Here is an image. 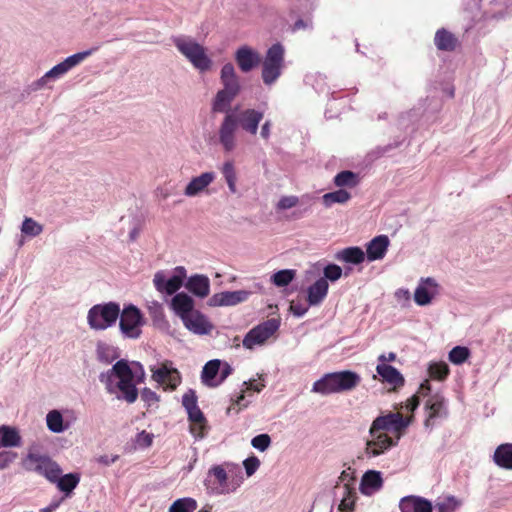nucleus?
<instances>
[{
	"instance_id": "7c9ffc66",
	"label": "nucleus",
	"mask_w": 512,
	"mask_h": 512,
	"mask_svg": "<svg viewBox=\"0 0 512 512\" xmlns=\"http://www.w3.org/2000/svg\"><path fill=\"white\" fill-rule=\"evenodd\" d=\"M221 82L224 90L238 94L240 91V84L238 77L235 73L234 66L231 63H226L221 69Z\"/></svg>"
},
{
	"instance_id": "aec40b11",
	"label": "nucleus",
	"mask_w": 512,
	"mask_h": 512,
	"mask_svg": "<svg viewBox=\"0 0 512 512\" xmlns=\"http://www.w3.org/2000/svg\"><path fill=\"white\" fill-rule=\"evenodd\" d=\"M383 486V478L380 471H366L360 481L359 490L365 496H371Z\"/></svg>"
},
{
	"instance_id": "49530a36",
	"label": "nucleus",
	"mask_w": 512,
	"mask_h": 512,
	"mask_svg": "<svg viewBox=\"0 0 512 512\" xmlns=\"http://www.w3.org/2000/svg\"><path fill=\"white\" fill-rule=\"evenodd\" d=\"M183 325L186 330L196 335H207L213 329L211 322H183Z\"/></svg>"
},
{
	"instance_id": "8fccbe9b",
	"label": "nucleus",
	"mask_w": 512,
	"mask_h": 512,
	"mask_svg": "<svg viewBox=\"0 0 512 512\" xmlns=\"http://www.w3.org/2000/svg\"><path fill=\"white\" fill-rule=\"evenodd\" d=\"M428 372L430 377L443 380L449 373V367L445 362H433L429 365Z\"/></svg>"
},
{
	"instance_id": "bb28decb",
	"label": "nucleus",
	"mask_w": 512,
	"mask_h": 512,
	"mask_svg": "<svg viewBox=\"0 0 512 512\" xmlns=\"http://www.w3.org/2000/svg\"><path fill=\"white\" fill-rule=\"evenodd\" d=\"M434 44L440 51L453 52L460 45V42L452 32L440 28L435 33Z\"/></svg>"
},
{
	"instance_id": "b1692460",
	"label": "nucleus",
	"mask_w": 512,
	"mask_h": 512,
	"mask_svg": "<svg viewBox=\"0 0 512 512\" xmlns=\"http://www.w3.org/2000/svg\"><path fill=\"white\" fill-rule=\"evenodd\" d=\"M401 512H432V504L425 498L419 496H406L400 500Z\"/></svg>"
},
{
	"instance_id": "c85d7f7f",
	"label": "nucleus",
	"mask_w": 512,
	"mask_h": 512,
	"mask_svg": "<svg viewBox=\"0 0 512 512\" xmlns=\"http://www.w3.org/2000/svg\"><path fill=\"white\" fill-rule=\"evenodd\" d=\"M22 445V437L18 428L14 426H0V446L3 448H15Z\"/></svg>"
},
{
	"instance_id": "20e7f679",
	"label": "nucleus",
	"mask_w": 512,
	"mask_h": 512,
	"mask_svg": "<svg viewBox=\"0 0 512 512\" xmlns=\"http://www.w3.org/2000/svg\"><path fill=\"white\" fill-rule=\"evenodd\" d=\"M142 320V313L135 305L129 304L120 310L119 304L109 302L94 305L88 312L87 320Z\"/></svg>"
},
{
	"instance_id": "72a5a7b5",
	"label": "nucleus",
	"mask_w": 512,
	"mask_h": 512,
	"mask_svg": "<svg viewBox=\"0 0 512 512\" xmlns=\"http://www.w3.org/2000/svg\"><path fill=\"white\" fill-rule=\"evenodd\" d=\"M80 482V475L78 473H68L65 475H58L54 483L60 491L64 492L66 496L70 495Z\"/></svg>"
},
{
	"instance_id": "338daca9",
	"label": "nucleus",
	"mask_w": 512,
	"mask_h": 512,
	"mask_svg": "<svg viewBox=\"0 0 512 512\" xmlns=\"http://www.w3.org/2000/svg\"><path fill=\"white\" fill-rule=\"evenodd\" d=\"M243 385L246 386L247 390H253L255 392H261L262 389L265 387L263 383L255 384L254 380L244 381Z\"/></svg>"
},
{
	"instance_id": "4be33fe9",
	"label": "nucleus",
	"mask_w": 512,
	"mask_h": 512,
	"mask_svg": "<svg viewBox=\"0 0 512 512\" xmlns=\"http://www.w3.org/2000/svg\"><path fill=\"white\" fill-rule=\"evenodd\" d=\"M185 287L193 295L205 298L210 293V280L206 275L195 274L187 279Z\"/></svg>"
},
{
	"instance_id": "6e6552de",
	"label": "nucleus",
	"mask_w": 512,
	"mask_h": 512,
	"mask_svg": "<svg viewBox=\"0 0 512 512\" xmlns=\"http://www.w3.org/2000/svg\"><path fill=\"white\" fill-rule=\"evenodd\" d=\"M280 322H260L252 328L243 339V346L247 349H254L277 338Z\"/></svg>"
},
{
	"instance_id": "c9c22d12",
	"label": "nucleus",
	"mask_w": 512,
	"mask_h": 512,
	"mask_svg": "<svg viewBox=\"0 0 512 512\" xmlns=\"http://www.w3.org/2000/svg\"><path fill=\"white\" fill-rule=\"evenodd\" d=\"M336 258L346 263L360 264L364 261L365 254L359 247H348L339 251Z\"/></svg>"
},
{
	"instance_id": "0e129e2a",
	"label": "nucleus",
	"mask_w": 512,
	"mask_h": 512,
	"mask_svg": "<svg viewBox=\"0 0 512 512\" xmlns=\"http://www.w3.org/2000/svg\"><path fill=\"white\" fill-rule=\"evenodd\" d=\"M119 459L118 455H101L96 458V461L99 464H102L104 466H109L113 463H115Z\"/></svg>"
},
{
	"instance_id": "774afa93",
	"label": "nucleus",
	"mask_w": 512,
	"mask_h": 512,
	"mask_svg": "<svg viewBox=\"0 0 512 512\" xmlns=\"http://www.w3.org/2000/svg\"><path fill=\"white\" fill-rule=\"evenodd\" d=\"M272 123L270 120H267L264 122V124L261 127V137L265 140H268L270 137V131H271Z\"/></svg>"
},
{
	"instance_id": "39448f33",
	"label": "nucleus",
	"mask_w": 512,
	"mask_h": 512,
	"mask_svg": "<svg viewBox=\"0 0 512 512\" xmlns=\"http://www.w3.org/2000/svg\"><path fill=\"white\" fill-rule=\"evenodd\" d=\"M23 467L28 471L36 472L50 482H55L58 475L62 474L60 466L48 455L40 454L30 447L26 457L23 459Z\"/></svg>"
},
{
	"instance_id": "4d7b16f0",
	"label": "nucleus",
	"mask_w": 512,
	"mask_h": 512,
	"mask_svg": "<svg viewBox=\"0 0 512 512\" xmlns=\"http://www.w3.org/2000/svg\"><path fill=\"white\" fill-rule=\"evenodd\" d=\"M342 275V269L336 264H329L324 268V277L326 280L337 281Z\"/></svg>"
},
{
	"instance_id": "052dcab7",
	"label": "nucleus",
	"mask_w": 512,
	"mask_h": 512,
	"mask_svg": "<svg viewBox=\"0 0 512 512\" xmlns=\"http://www.w3.org/2000/svg\"><path fill=\"white\" fill-rule=\"evenodd\" d=\"M141 399L147 403L148 406H151L159 401V396L151 389L144 388L141 392Z\"/></svg>"
},
{
	"instance_id": "5fc2aeb1",
	"label": "nucleus",
	"mask_w": 512,
	"mask_h": 512,
	"mask_svg": "<svg viewBox=\"0 0 512 512\" xmlns=\"http://www.w3.org/2000/svg\"><path fill=\"white\" fill-rule=\"evenodd\" d=\"M18 458V454L11 450L0 451V470H5Z\"/></svg>"
},
{
	"instance_id": "6ab92c4d",
	"label": "nucleus",
	"mask_w": 512,
	"mask_h": 512,
	"mask_svg": "<svg viewBox=\"0 0 512 512\" xmlns=\"http://www.w3.org/2000/svg\"><path fill=\"white\" fill-rule=\"evenodd\" d=\"M235 60L242 72H249L261 62L260 54L248 46L240 47L235 53Z\"/></svg>"
},
{
	"instance_id": "de8ad7c7",
	"label": "nucleus",
	"mask_w": 512,
	"mask_h": 512,
	"mask_svg": "<svg viewBox=\"0 0 512 512\" xmlns=\"http://www.w3.org/2000/svg\"><path fill=\"white\" fill-rule=\"evenodd\" d=\"M294 277V270L284 269L273 274L272 282L277 287H285L294 279Z\"/></svg>"
},
{
	"instance_id": "37998d69",
	"label": "nucleus",
	"mask_w": 512,
	"mask_h": 512,
	"mask_svg": "<svg viewBox=\"0 0 512 512\" xmlns=\"http://www.w3.org/2000/svg\"><path fill=\"white\" fill-rule=\"evenodd\" d=\"M21 232L23 235L36 237L43 232V226L33 218L25 217L21 226Z\"/></svg>"
},
{
	"instance_id": "2f4dec72",
	"label": "nucleus",
	"mask_w": 512,
	"mask_h": 512,
	"mask_svg": "<svg viewBox=\"0 0 512 512\" xmlns=\"http://www.w3.org/2000/svg\"><path fill=\"white\" fill-rule=\"evenodd\" d=\"M493 461L500 468L512 470V444L499 445L494 452Z\"/></svg>"
},
{
	"instance_id": "69168bd1",
	"label": "nucleus",
	"mask_w": 512,
	"mask_h": 512,
	"mask_svg": "<svg viewBox=\"0 0 512 512\" xmlns=\"http://www.w3.org/2000/svg\"><path fill=\"white\" fill-rule=\"evenodd\" d=\"M232 371L233 369L228 363L225 362L223 365L221 364L219 371L220 377L217 384L219 385L220 383H222L232 373Z\"/></svg>"
},
{
	"instance_id": "0eeeda50",
	"label": "nucleus",
	"mask_w": 512,
	"mask_h": 512,
	"mask_svg": "<svg viewBox=\"0 0 512 512\" xmlns=\"http://www.w3.org/2000/svg\"><path fill=\"white\" fill-rule=\"evenodd\" d=\"M284 67V48L280 43L273 44L262 62V80L272 85L281 75Z\"/></svg>"
},
{
	"instance_id": "9b49d317",
	"label": "nucleus",
	"mask_w": 512,
	"mask_h": 512,
	"mask_svg": "<svg viewBox=\"0 0 512 512\" xmlns=\"http://www.w3.org/2000/svg\"><path fill=\"white\" fill-rule=\"evenodd\" d=\"M186 277L187 272L185 267L177 266L174 269V275L169 279H166L163 271H158L154 275L153 284L157 291L172 295L182 287Z\"/></svg>"
},
{
	"instance_id": "58836bf2",
	"label": "nucleus",
	"mask_w": 512,
	"mask_h": 512,
	"mask_svg": "<svg viewBox=\"0 0 512 512\" xmlns=\"http://www.w3.org/2000/svg\"><path fill=\"white\" fill-rule=\"evenodd\" d=\"M358 183V175L349 170L341 171L334 177V184L337 187L353 188L356 187Z\"/></svg>"
},
{
	"instance_id": "ddd939ff",
	"label": "nucleus",
	"mask_w": 512,
	"mask_h": 512,
	"mask_svg": "<svg viewBox=\"0 0 512 512\" xmlns=\"http://www.w3.org/2000/svg\"><path fill=\"white\" fill-rule=\"evenodd\" d=\"M152 379L166 388L175 390L181 382L179 371L172 367L171 361H165L157 369L152 368Z\"/></svg>"
},
{
	"instance_id": "9d476101",
	"label": "nucleus",
	"mask_w": 512,
	"mask_h": 512,
	"mask_svg": "<svg viewBox=\"0 0 512 512\" xmlns=\"http://www.w3.org/2000/svg\"><path fill=\"white\" fill-rule=\"evenodd\" d=\"M411 418H404L400 413L390 412L384 416H378L371 424L369 434L379 431H393L400 439L402 432L409 426Z\"/></svg>"
},
{
	"instance_id": "bf43d9fd",
	"label": "nucleus",
	"mask_w": 512,
	"mask_h": 512,
	"mask_svg": "<svg viewBox=\"0 0 512 512\" xmlns=\"http://www.w3.org/2000/svg\"><path fill=\"white\" fill-rule=\"evenodd\" d=\"M299 202L297 196H283L277 203L278 210H286L295 207Z\"/></svg>"
},
{
	"instance_id": "5701e85b",
	"label": "nucleus",
	"mask_w": 512,
	"mask_h": 512,
	"mask_svg": "<svg viewBox=\"0 0 512 512\" xmlns=\"http://www.w3.org/2000/svg\"><path fill=\"white\" fill-rule=\"evenodd\" d=\"M389 238L386 235H379L373 238L366 245V254L369 261L383 259L389 246Z\"/></svg>"
},
{
	"instance_id": "cd10ccee",
	"label": "nucleus",
	"mask_w": 512,
	"mask_h": 512,
	"mask_svg": "<svg viewBox=\"0 0 512 512\" xmlns=\"http://www.w3.org/2000/svg\"><path fill=\"white\" fill-rule=\"evenodd\" d=\"M215 179L213 172H204L201 175L192 178L187 184L184 194L188 197H193L203 192Z\"/></svg>"
},
{
	"instance_id": "e2e57ef3",
	"label": "nucleus",
	"mask_w": 512,
	"mask_h": 512,
	"mask_svg": "<svg viewBox=\"0 0 512 512\" xmlns=\"http://www.w3.org/2000/svg\"><path fill=\"white\" fill-rule=\"evenodd\" d=\"M150 315L153 318V320H158L163 316V308L162 305L154 302L152 305L149 306Z\"/></svg>"
},
{
	"instance_id": "79ce46f5",
	"label": "nucleus",
	"mask_w": 512,
	"mask_h": 512,
	"mask_svg": "<svg viewBox=\"0 0 512 512\" xmlns=\"http://www.w3.org/2000/svg\"><path fill=\"white\" fill-rule=\"evenodd\" d=\"M221 172L227 182L229 190L231 191V193H235L237 175L234 163L232 161H226L221 168Z\"/></svg>"
},
{
	"instance_id": "393cba45",
	"label": "nucleus",
	"mask_w": 512,
	"mask_h": 512,
	"mask_svg": "<svg viewBox=\"0 0 512 512\" xmlns=\"http://www.w3.org/2000/svg\"><path fill=\"white\" fill-rule=\"evenodd\" d=\"M437 293V284L433 278L422 279L421 284L414 293V300L418 305H426Z\"/></svg>"
},
{
	"instance_id": "c756f323",
	"label": "nucleus",
	"mask_w": 512,
	"mask_h": 512,
	"mask_svg": "<svg viewBox=\"0 0 512 512\" xmlns=\"http://www.w3.org/2000/svg\"><path fill=\"white\" fill-rule=\"evenodd\" d=\"M376 371L382 377L383 381L393 385L394 388L404 385V377L395 367L386 363H379L376 367Z\"/></svg>"
},
{
	"instance_id": "a211bd4d",
	"label": "nucleus",
	"mask_w": 512,
	"mask_h": 512,
	"mask_svg": "<svg viewBox=\"0 0 512 512\" xmlns=\"http://www.w3.org/2000/svg\"><path fill=\"white\" fill-rule=\"evenodd\" d=\"M194 306L193 298L184 292L175 294L170 302V308L181 320H192Z\"/></svg>"
},
{
	"instance_id": "680f3d73",
	"label": "nucleus",
	"mask_w": 512,
	"mask_h": 512,
	"mask_svg": "<svg viewBox=\"0 0 512 512\" xmlns=\"http://www.w3.org/2000/svg\"><path fill=\"white\" fill-rule=\"evenodd\" d=\"M309 305H310L309 303L302 304L300 301L293 300V301H291L290 309L295 316L300 317V316L304 315V313L307 311Z\"/></svg>"
},
{
	"instance_id": "a18cd8bd",
	"label": "nucleus",
	"mask_w": 512,
	"mask_h": 512,
	"mask_svg": "<svg viewBox=\"0 0 512 512\" xmlns=\"http://www.w3.org/2000/svg\"><path fill=\"white\" fill-rule=\"evenodd\" d=\"M117 358L116 351L113 347L100 343L97 346V359L104 363L110 364Z\"/></svg>"
},
{
	"instance_id": "dca6fc26",
	"label": "nucleus",
	"mask_w": 512,
	"mask_h": 512,
	"mask_svg": "<svg viewBox=\"0 0 512 512\" xmlns=\"http://www.w3.org/2000/svg\"><path fill=\"white\" fill-rule=\"evenodd\" d=\"M371 439L366 442L365 453L369 457H377L383 454L385 451L393 446H396L398 440H394L386 433L379 431L374 434H370Z\"/></svg>"
},
{
	"instance_id": "1a4fd4ad",
	"label": "nucleus",
	"mask_w": 512,
	"mask_h": 512,
	"mask_svg": "<svg viewBox=\"0 0 512 512\" xmlns=\"http://www.w3.org/2000/svg\"><path fill=\"white\" fill-rule=\"evenodd\" d=\"M182 405L186 409L188 419L191 422L190 432L195 438L204 437L206 419L197 404V395L194 390L189 389L182 396Z\"/></svg>"
},
{
	"instance_id": "423d86ee",
	"label": "nucleus",
	"mask_w": 512,
	"mask_h": 512,
	"mask_svg": "<svg viewBox=\"0 0 512 512\" xmlns=\"http://www.w3.org/2000/svg\"><path fill=\"white\" fill-rule=\"evenodd\" d=\"M173 43L178 51L199 71L204 72L211 68L212 61L207 56L206 49L195 40L180 36L174 38Z\"/></svg>"
},
{
	"instance_id": "13d9d810",
	"label": "nucleus",
	"mask_w": 512,
	"mask_h": 512,
	"mask_svg": "<svg viewBox=\"0 0 512 512\" xmlns=\"http://www.w3.org/2000/svg\"><path fill=\"white\" fill-rule=\"evenodd\" d=\"M243 466L248 477H251L259 468L260 460L256 456H250L243 461Z\"/></svg>"
},
{
	"instance_id": "f3484780",
	"label": "nucleus",
	"mask_w": 512,
	"mask_h": 512,
	"mask_svg": "<svg viewBox=\"0 0 512 512\" xmlns=\"http://www.w3.org/2000/svg\"><path fill=\"white\" fill-rule=\"evenodd\" d=\"M250 295L251 292L247 290L224 291L212 295L207 303L211 307L235 306L247 301Z\"/></svg>"
},
{
	"instance_id": "a19ab883",
	"label": "nucleus",
	"mask_w": 512,
	"mask_h": 512,
	"mask_svg": "<svg viewBox=\"0 0 512 512\" xmlns=\"http://www.w3.org/2000/svg\"><path fill=\"white\" fill-rule=\"evenodd\" d=\"M197 509V502L190 497L179 498L169 507L168 512H194Z\"/></svg>"
},
{
	"instance_id": "2eb2a0df",
	"label": "nucleus",
	"mask_w": 512,
	"mask_h": 512,
	"mask_svg": "<svg viewBox=\"0 0 512 512\" xmlns=\"http://www.w3.org/2000/svg\"><path fill=\"white\" fill-rule=\"evenodd\" d=\"M238 122L233 114H227L219 128V141L226 152H231L236 147V131Z\"/></svg>"
},
{
	"instance_id": "ea45409f",
	"label": "nucleus",
	"mask_w": 512,
	"mask_h": 512,
	"mask_svg": "<svg viewBox=\"0 0 512 512\" xmlns=\"http://www.w3.org/2000/svg\"><path fill=\"white\" fill-rule=\"evenodd\" d=\"M351 198V194L344 189L329 192L323 195L322 201L326 207H331L335 203L344 204Z\"/></svg>"
},
{
	"instance_id": "4c0bfd02",
	"label": "nucleus",
	"mask_w": 512,
	"mask_h": 512,
	"mask_svg": "<svg viewBox=\"0 0 512 512\" xmlns=\"http://www.w3.org/2000/svg\"><path fill=\"white\" fill-rule=\"evenodd\" d=\"M46 424L53 433H62L67 429L64 425L63 416L58 410H51L46 415Z\"/></svg>"
},
{
	"instance_id": "4468645a",
	"label": "nucleus",
	"mask_w": 512,
	"mask_h": 512,
	"mask_svg": "<svg viewBox=\"0 0 512 512\" xmlns=\"http://www.w3.org/2000/svg\"><path fill=\"white\" fill-rule=\"evenodd\" d=\"M97 48H92L87 51L79 52L67 57L63 62L55 65L52 69H50L42 78L41 82L45 83L47 79L50 78H59L65 73H67L71 68L78 65L88 56H90Z\"/></svg>"
},
{
	"instance_id": "09e8293b",
	"label": "nucleus",
	"mask_w": 512,
	"mask_h": 512,
	"mask_svg": "<svg viewBox=\"0 0 512 512\" xmlns=\"http://www.w3.org/2000/svg\"><path fill=\"white\" fill-rule=\"evenodd\" d=\"M429 393H430V384H429L428 380H425L420 385L417 394L412 396L407 401V405H406L407 409H409L410 411L416 410L418 408L419 404H420V397H419V395L427 396V395H429Z\"/></svg>"
},
{
	"instance_id": "412c9836",
	"label": "nucleus",
	"mask_w": 512,
	"mask_h": 512,
	"mask_svg": "<svg viewBox=\"0 0 512 512\" xmlns=\"http://www.w3.org/2000/svg\"><path fill=\"white\" fill-rule=\"evenodd\" d=\"M335 497L340 496V502L337 507V512H353L355 502L357 499L356 489H351L347 485H336L334 488Z\"/></svg>"
},
{
	"instance_id": "f257e3e1",
	"label": "nucleus",
	"mask_w": 512,
	"mask_h": 512,
	"mask_svg": "<svg viewBox=\"0 0 512 512\" xmlns=\"http://www.w3.org/2000/svg\"><path fill=\"white\" fill-rule=\"evenodd\" d=\"M243 481L241 468L237 464L224 462L210 467L204 479V486L208 494L221 496L235 492Z\"/></svg>"
},
{
	"instance_id": "f03ea898",
	"label": "nucleus",
	"mask_w": 512,
	"mask_h": 512,
	"mask_svg": "<svg viewBox=\"0 0 512 512\" xmlns=\"http://www.w3.org/2000/svg\"><path fill=\"white\" fill-rule=\"evenodd\" d=\"M360 382V375L350 370L327 373L314 382L312 392L321 395L342 393L353 390Z\"/></svg>"
},
{
	"instance_id": "e433bc0d",
	"label": "nucleus",
	"mask_w": 512,
	"mask_h": 512,
	"mask_svg": "<svg viewBox=\"0 0 512 512\" xmlns=\"http://www.w3.org/2000/svg\"><path fill=\"white\" fill-rule=\"evenodd\" d=\"M236 96L237 94L224 89L218 91L212 105L213 112H226Z\"/></svg>"
},
{
	"instance_id": "3c124183",
	"label": "nucleus",
	"mask_w": 512,
	"mask_h": 512,
	"mask_svg": "<svg viewBox=\"0 0 512 512\" xmlns=\"http://www.w3.org/2000/svg\"><path fill=\"white\" fill-rule=\"evenodd\" d=\"M469 356L470 351L464 346H456L449 352V360L456 365L464 363Z\"/></svg>"
},
{
	"instance_id": "c03bdc74",
	"label": "nucleus",
	"mask_w": 512,
	"mask_h": 512,
	"mask_svg": "<svg viewBox=\"0 0 512 512\" xmlns=\"http://www.w3.org/2000/svg\"><path fill=\"white\" fill-rule=\"evenodd\" d=\"M143 322H119L120 331L126 338L136 339L141 335Z\"/></svg>"
},
{
	"instance_id": "603ef678",
	"label": "nucleus",
	"mask_w": 512,
	"mask_h": 512,
	"mask_svg": "<svg viewBox=\"0 0 512 512\" xmlns=\"http://www.w3.org/2000/svg\"><path fill=\"white\" fill-rule=\"evenodd\" d=\"M355 470L351 467H348L346 470H343L338 478V482L336 485L340 486H348L351 489H355Z\"/></svg>"
},
{
	"instance_id": "864d4df0",
	"label": "nucleus",
	"mask_w": 512,
	"mask_h": 512,
	"mask_svg": "<svg viewBox=\"0 0 512 512\" xmlns=\"http://www.w3.org/2000/svg\"><path fill=\"white\" fill-rule=\"evenodd\" d=\"M251 445L260 452L266 451L271 445V437L268 434H259L252 438Z\"/></svg>"
},
{
	"instance_id": "7ed1b4c3",
	"label": "nucleus",
	"mask_w": 512,
	"mask_h": 512,
	"mask_svg": "<svg viewBox=\"0 0 512 512\" xmlns=\"http://www.w3.org/2000/svg\"><path fill=\"white\" fill-rule=\"evenodd\" d=\"M113 377L119 379L117 388L122 393V399L128 403H134L138 398V390L136 384L133 382L134 374L127 361H117L110 370L100 375V381L106 384L109 392H112L110 387Z\"/></svg>"
},
{
	"instance_id": "6e6d98bb",
	"label": "nucleus",
	"mask_w": 512,
	"mask_h": 512,
	"mask_svg": "<svg viewBox=\"0 0 512 512\" xmlns=\"http://www.w3.org/2000/svg\"><path fill=\"white\" fill-rule=\"evenodd\" d=\"M458 506V502L454 497H448L442 502L435 505L436 512H453Z\"/></svg>"
},
{
	"instance_id": "f8f14e48",
	"label": "nucleus",
	"mask_w": 512,
	"mask_h": 512,
	"mask_svg": "<svg viewBox=\"0 0 512 512\" xmlns=\"http://www.w3.org/2000/svg\"><path fill=\"white\" fill-rule=\"evenodd\" d=\"M426 419L425 427H433L437 419H444L448 416L447 401L439 393L430 395L425 403Z\"/></svg>"
},
{
	"instance_id": "f704fd0d",
	"label": "nucleus",
	"mask_w": 512,
	"mask_h": 512,
	"mask_svg": "<svg viewBox=\"0 0 512 512\" xmlns=\"http://www.w3.org/2000/svg\"><path fill=\"white\" fill-rule=\"evenodd\" d=\"M220 367H221V361L220 360L213 359V360L208 361L204 365L203 370H202V374H201L202 382L205 385L210 386V387L217 386L218 384L214 383L213 380L215 379V377L219 373Z\"/></svg>"
},
{
	"instance_id": "473e14b6",
	"label": "nucleus",
	"mask_w": 512,
	"mask_h": 512,
	"mask_svg": "<svg viewBox=\"0 0 512 512\" xmlns=\"http://www.w3.org/2000/svg\"><path fill=\"white\" fill-rule=\"evenodd\" d=\"M328 282L325 278L318 279L307 291V301L311 305L320 303L327 295Z\"/></svg>"
},
{
	"instance_id": "a878e982",
	"label": "nucleus",
	"mask_w": 512,
	"mask_h": 512,
	"mask_svg": "<svg viewBox=\"0 0 512 512\" xmlns=\"http://www.w3.org/2000/svg\"><path fill=\"white\" fill-rule=\"evenodd\" d=\"M263 119V113L255 109H246L239 114V124L241 128L250 133L256 135L258 126Z\"/></svg>"
}]
</instances>
